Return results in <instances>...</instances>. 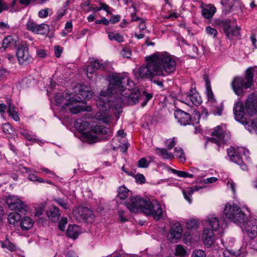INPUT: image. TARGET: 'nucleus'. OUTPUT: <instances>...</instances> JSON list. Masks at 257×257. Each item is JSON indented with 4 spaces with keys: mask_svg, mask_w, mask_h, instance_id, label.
Returning a JSON list of instances; mask_svg holds the SVG:
<instances>
[{
    "mask_svg": "<svg viewBox=\"0 0 257 257\" xmlns=\"http://www.w3.org/2000/svg\"><path fill=\"white\" fill-rule=\"evenodd\" d=\"M109 83L105 91H102L97 104L102 111L111 109L116 117L122 111L121 105H134L141 99V91L138 88H131L134 83L129 78L120 74L109 76Z\"/></svg>",
    "mask_w": 257,
    "mask_h": 257,
    "instance_id": "obj_1",
    "label": "nucleus"
},
{
    "mask_svg": "<svg viewBox=\"0 0 257 257\" xmlns=\"http://www.w3.org/2000/svg\"><path fill=\"white\" fill-rule=\"evenodd\" d=\"M233 113L236 120L244 125L249 132L255 130L257 123L250 119V117L257 114V95L254 93L250 94L244 104L239 101L233 106Z\"/></svg>",
    "mask_w": 257,
    "mask_h": 257,
    "instance_id": "obj_2",
    "label": "nucleus"
},
{
    "mask_svg": "<svg viewBox=\"0 0 257 257\" xmlns=\"http://www.w3.org/2000/svg\"><path fill=\"white\" fill-rule=\"evenodd\" d=\"M125 205L130 211L137 212L141 210L148 216H153L156 220H159L163 215L161 205L157 200L151 201L148 198L134 196L125 202Z\"/></svg>",
    "mask_w": 257,
    "mask_h": 257,
    "instance_id": "obj_3",
    "label": "nucleus"
},
{
    "mask_svg": "<svg viewBox=\"0 0 257 257\" xmlns=\"http://www.w3.org/2000/svg\"><path fill=\"white\" fill-rule=\"evenodd\" d=\"M154 58L160 76H165L175 72L176 62L175 59L167 53H156L151 55Z\"/></svg>",
    "mask_w": 257,
    "mask_h": 257,
    "instance_id": "obj_4",
    "label": "nucleus"
},
{
    "mask_svg": "<svg viewBox=\"0 0 257 257\" xmlns=\"http://www.w3.org/2000/svg\"><path fill=\"white\" fill-rule=\"evenodd\" d=\"M253 70L248 68L245 72V77H235L231 83L232 88L238 96H242L245 93L244 89L250 88L253 84Z\"/></svg>",
    "mask_w": 257,
    "mask_h": 257,
    "instance_id": "obj_5",
    "label": "nucleus"
},
{
    "mask_svg": "<svg viewBox=\"0 0 257 257\" xmlns=\"http://www.w3.org/2000/svg\"><path fill=\"white\" fill-rule=\"evenodd\" d=\"M223 220L225 224H226V219L240 225L246 222L247 217L240 207L235 203L232 204H226L223 210Z\"/></svg>",
    "mask_w": 257,
    "mask_h": 257,
    "instance_id": "obj_6",
    "label": "nucleus"
},
{
    "mask_svg": "<svg viewBox=\"0 0 257 257\" xmlns=\"http://www.w3.org/2000/svg\"><path fill=\"white\" fill-rule=\"evenodd\" d=\"M148 62L146 65H143L137 70L134 71L135 78L137 79L152 80L156 76H160L157 70L156 63L154 58H151V55L148 57Z\"/></svg>",
    "mask_w": 257,
    "mask_h": 257,
    "instance_id": "obj_7",
    "label": "nucleus"
},
{
    "mask_svg": "<svg viewBox=\"0 0 257 257\" xmlns=\"http://www.w3.org/2000/svg\"><path fill=\"white\" fill-rule=\"evenodd\" d=\"M208 226L204 228L203 233V239L204 244L210 246L214 241V231H216L220 226L218 218L210 216L207 219Z\"/></svg>",
    "mask_w": 257,
    "mask_h": 257,
    "instance_id": "obj_8",
    "label": "nucleus"
},
{
    "mask_svg": "<svg viewBox=\"0 0 257 257\" xmlns=\"http://www.w3.org/2000/svg\"><path fill=\"white\" fill-rule=\"evenodd\" d=\"M90 133L94 134V136L92 137L93 143L97 142L98 138L100 140H108L112 135V132L109 128L100 125L92 126L90 128Z\"/></svg>",
    "mask_w": 257,
    "mask_h": 257,
    "instance_id": "obj_9",
    "label": "nucleus"
},
{
    "mask_svg": "<svg viewBox=\"0 0 257 257\" xmlns=\"http://www.w3.org/2000/svg\"><path fill=\"white\" fill-rule=\"evenodd\" d=\"M211 136L213 137L211 139V141L218 145V151L219 147L226 143L229 139L227 133L220 126H217L214 128L211 133Z\"/></svg>",
    "mask_w": 257,
    "mask_h": 257,
    "instance_id": "obj_10",
    "label": "nucleus"
},
{
    "mask_svg": "<svg viewBox=\"0 0 257 257\" xmlns=\"http://www.w3.org/2000/svg\"><path fill=\"white\" fill-rule=\"evenodd\" d=\"M6 202L9 208L15 211L22 213L27 205L18 196L9 195L6 197Z\"/></svg>",
    "mask_w": 257,
    "mask_h": 257,
    "instance_id": "obj_11",
    "label": "nucleus"
},
{
    "mask_svg": "<svg viewBox=\"0 0 257 257\" xmlns=\"http://www.w3.org/2000/svg\"><path fill=\"white\" fill-rule=\"evenodd\" d=\"M79 101H81V98L78 96L74 100L72 99L70 102L64 103L62 108L65 110L69 109L70 112L73 114H77L83 111H87L88 107L77 103Z\"/></svg>",
    "mask_w": 257,
    "mask_h": 257,
    "instance_id": "obj_12",
    "label": "nucleus"
},
{
    "mask_svg": "<svg viewBox=\"0 0 257 257\" xmlns=\"http://www.w3.org/2000/svg\"><path fill=\"white\" fill-rule=\"evenodd\" d=\"M16 56L21 65H27L33 62V58L29 54L27 46H20L18 48Z\"/></svg>",
    "mask_w": 257,
    "mask_h": 257,
    "instance_id": "obj_13",
    "label": "nucleus"
},
{
    "mask_svg": "<svg viewBox=\"0 0 257 257\" xmlns=\"http://www.w3.org/2000/svg\"><path fill=\"white\" fill-rule=\"evenodd\" d=\"M239 148L234 149L233 147H231L227 149V155L230 157V160L239 165L242 170H247V165L244 163L240 156L239 155Z\"/></svg>",
    "mask_w": 257,
    "mask_h": 257,
    "instance_id": "obj_14",
    "label": "nucleus"
},
{
    "mask_svg": "<svg viewBox=\"0 0 257 257\" xmlns=\"http://www.w3.org/2000/svg\"><path fill=\"white\" fill-rule=\"evenodd\" d=\"M74 217L78 221H84L92 215V211L86 207L79 206L73 211Z\"/></svg>",
    "mask_w": 257,
    "mask_h": 257,
    "instance_id": "obj_15",
    "label": "nucleus"
},
{
    "mask_svg": "<svg viewBox=\"0 0 257 257\" xmlns=\"http://www.w3.org/2000/svg\"><path fill=\"white\" fill-rule=\"evenodd\" d=\"M174 116L181 125L194 124L190 114L182 110H176L174 112Z\"/></svg>",
    "mask_w": 257,
    "mask_h": 257,
    "instance_id": "obj_16",
    "label": "nucleus"
},
{
    "mask_svg": "<svg viewBox=\"0 0 257 257\" xmlns=\"http://www.w3.org/2000/svg\"><path fill=\"white\" fill-rule=\"evenodd\" d=\"M105 69V65L102 63V60L98 59L91 61L89 65L87 68V75L88 78L92 79L93 76H91L97 70H104Z\"/></svg>",
    "mask_w": 257,
    "mask_h": 257,
    "instance_id": "obj_17",
    "label": "nucleus"
},
{
    "mask_svg": "<svg viewBox=\"0 0 257 257\" xmlns=\"http://www.w3.org/2000/svg\"><path fill=\"white\" fill-rule=\"evenodd\" d=\"M182 233V229L181 224L179 223L173 224L168 235L169 240L173 243L177 242V240L180 238Z\"/></svg>",
    "mask_w": 257,
    "mask_h": 257,
    "instance_id": "obj_18",
    "label": "nucleus"
},
{
    "mask_svg": "<svg viewBox=\"0 0 257 257\" xmlns=\"http://www.w3.org/2000/svg\"><path fill=\"white\" fill-rule=\"evenodd\" d=\"M244 228L250 238L257 236V219L252 218L247 221Z\"/></svg>",
    "mask_w": 257,
    "mask_h": 257,
    "instance_id": "obj_19",
    "label": "nucleus"
},
{
    "mask_svg": "<svg viewBox=\"0 0 257 257\" xmlns=\"http://www.w3.org/2000/svg\"><path fill=\"white\" fill-rule=\"evenodd\" d=\"M202 15L206 19H211L216 12V8L213 4H206L201 7Z\"/></svg>",
    "mask_w": 257,
    "mask_h": 257,
    "instance_id": "obj_20",
    "label": "nucleus"
},
{
    "mask_svg": "<svg viewBox=\"0 0 257 257\" xmlns=\"http://www.w3.org/2000/svg\"><path fill=\"white\" fill-rule=\"evenodd\" d=\"M47 216L52 221L57 222L61 216L59 208L55 206L50 207L47 211Z\"/></svg>",
    "mask_w": 257,
    "mask_h": 257,
    "instance_id": "obj_21",
    "label": "nucleus"
},
{
    "mask_svg": "<svg viewBox=\"0 0 257 257\" xmlns=\"http://www.w3.org/2000/svg\"><path fill=\"white\" fill-rule=\"evenodd\" d=\"M217 26L222 28L225 35L228 34L229 30L231 29V22L227 19H218L215 21Z\"/></svg>",
    "mask_w": 257,
    "mask_h": 257,
    "instance_id": "obj_22",
    "label": "nucleus"
},
{
    "mask_svg": "<svg viewBox=\"0 0 257 257\" xmlns=\"http://www.w3.org/2000/svg\"><path fill=\"white\" fill-rule=\"evenodd\" d=\"M187 96L189 97L192 103L195 105L200 104L202 102L201 97L195 89H190L187 94Z\"/></svg>",
    "mask_w": 257,
    "mask_h": 257,
    "instance_id": "obj_23",
    "label": "nucleus"
},
{
    "mask_svg": "<svg viewBox=\"0 0 257 257\" xmlns=\"http://www.w3.org/2000/svg\"><path fill=\"white\" fill-rule=\"evenodd\" d=\"M18 132L19 134L22 135L27 140L36 142L37 139L36 135L24 127H20L19 128Z\"/></svg>",
    "mask_w": 257,
    "mask_h": 257,
    "instance_id": "obj_24",
    "label": "nucleus"
},
{
    "mask_svg": "<svg viewBox=\"0 0 257 257\" xmlns=\"http://www.w3.org/2000/svg\"><path fill=\"white\" fill-rule=\"evenodd\" d=\"M211 107L210 112L214 115L221 116L224 109V106L222 103H217V101L214 103H210Z\"/></svg>",
    "mask_w": 257,
    "mask_h": 257,
    "instance_id": "obj_25",
    "label": "nucleus"
},
{
    "mask_svg": "<svg viewBox=\"0 0 257 257\" xmlns=\"http://www.w3.org/2000/svg\"><path fill=\"white\" fill-rule=\"evenodd\" d=\"M67 236L74 239L79 235V228L76 225H69L66 232Z\"/></svg>",
    "mask_w": 257,
    "mask_h": 257,
    "instance_id": "obj_26",
    "label": "nucleus"
},
{
    "mask_svg": "<svg viewBox=\"0 0 257 257\" xmlns=\"http://www.w3.org/2000/svg\"><path fill=\"white\" fill-rule=\"evenodd\" d=\"M202 188L201 187H198L197 186H194L192 187L186 188L183 190V194L184 198L187 200L190 203H191L192 200L191 196L194 192V191H198L199 189Z\"/></svg>",
    "mask_w": 257,
    "mask_h": 257,
    "instance_id": "obj_27",
    "label": "nucleus"
},
{
    "mask_svg": "<svg viewBox=\"0 0 257 257\" xmlns=\"http://www.w3.org/2000/svg\"><path fill=\"white\" fill-rule=\"evenodd\" d=\"M75 127L80 132L87 131L90 127L89 123L81 119H77L74 122Z\"/></svg>",
    "mask_w": 257,
    "mask_h": 257,
    "instance_id": "obj_28",
    "label": "nucleus"
},
{
    "mask_svg": "<svg viewBox=\"0 0 257 257\" xmlns=\"http://www.w3.org/2000/svg\"><path fill=\"white\" fill-rule=\"evenodd\" d=\"M33 221L32 219L27 216L24 217L21 221L20 226L22 230H28L32 227Z\"/></svg>",
    "mask_w": 257,
    "mask_h": 257,
    "instance_id": "obj_29",
    "label": "nucleus"
},
{
    "mask_svg": "<svg viewBox=\"0 0 257 257\" xmlns=\"http://www.w3.org/2000/svg\"><path fill=\"white\" fill-rule=\"evenodd\" d=\"M156 153L158 155L165 159H172L174 157V155L172 153L168 152V151L164 148H157L156 149Z\"/></svg>",
    "mask_w": 257,
    "mask_h": 257,
    "instance_id": "obj_30",
    "label": "nucleus"
},
{
    "mask_svg": "<svg viewBox=\"0 0 257 257\" xmlns=\"http://www.w3.org/2000/svg\"><path fill=\"white\" fill-rule=\"evenodd\" d=\"M108 37L110 41H115L118 43H122L124 41V38L122 35L118 33L108 32Z\"/></svg>",
    "mask_w": 257,
    "mask_h": 257,
    "instance_id": "obj_31",
    "label": "nucleus"
},
{
    "mask_svg": "<svg viewBox=\"0 0 257 257\" xmlns=\"http://www.w3.org/2000/svg\"><path fill=\"white\" fill-rule=\"evenodd\" d=\"M21 219V215L17 212H12L9 214L8 220L10 224H15Z\"/></svg>",
    "mask_w": 257,
    "mask_h": 257,
    "instance_id": "obj_32",
    "label": "nucleus"
},
{
    "mask_svg": "<svg viewBox=\"0 0 257 257\" xmlns=\"http://www.w3.org/2000/svg\"><path fill=\"white\" fill-rule=\"evenodd\" d=\"M117 196L120 199H125L128 196L129 194V190L124 186L119 187L117 190Z\"/></svg>",
    "mask_w": 257,
    "mask_h": 257,
    "instance_id": "obj_33",
    "label": "nucleus"
},
{
    "mask_svg": "<svg viewBox=\"0 0 257 257\" xmlns=\"http://www.w3.org/2000/svg\"><path fill=\"white\" fill-rule=\"evenodd\" d=\"M28 179L33 182H37L39 183H47L49 184H51L52 182L50 181H45L42 178L38 177L37 175L33 173H30L28 175Z\"/></svg>",
    "mask_w": 257,
    "mask_h": 257,
    "instance_id": "obj_34",
    "label": "nucleus"
},
{
    "mask_svg": "<svg viewBox=\"0 0 257 257\" xmlns=\"http://www.w3.org/2000/svg\"><path fill=\"white\" fill-rule=\"evenodd\" d=\"M49 29V25L45 24L37 25L36 33L38 34H46Z\"/></svg>",
    "mask_w": 257,
    "mask_h": 257,
    "instance_id": "obj_35",
    "label": "nucleus"
},
{
    "mask_svg": "<svg viewBox=\"0 0 257 257\" xmlns=\"http://www.w3.org/2000/svg\"><path fill=\"white\" fill-rule=\"evenodd\" d=\"M169 170L171 171L173 173L177 175L178 176L180 177H189V178H193V174H189L186 172L182 171H178L176 170H175L174 169L168 168Z\"/></svg>",
    "mask_w": 257,
    "mask_h": 257,
    "instance_id": "obj_36",
    "label": "nucleus"
},
{
    "mask_svg": "<svg viewBox=\"0 0 257 257\" xmlns=\"http://www.w3.org/2000/svg\"><path fill=\"white\" fill-rule=\"evenodd\" d=\"M86 89H81L79 93V95L82 96L81 101H82V98L84 99H89L91 98L92 96V92L91 91H90L89 88L87 87L85 88Z\"/></svg>",
    "mask_w": 257,
    "mask_h": 257,
    "instance_id": "obj_37",
    "label": "nucleus"
},
{
    "mask_svg": "<svg viewBox=\"0 0 257 257\" xmlns=\"http://www.w3.org/2000/svg\"><path fill=\"white\" fill-rule=\"evenodd\" d=\"M1 243L3 248H6L10 251H14L16 249L15 245L7 239L1 242Z\"/></svg>",
    "mask_w": 257,
    "mask_h": 257,
    "instance_id": "obj_38",
    "label": "nucleus"
},
{
    "mask_svg": "<svg viewBox=\"0 0 257 257\" xmlns=\"http://www.w3.org/2000/svg\"><path fill=\"white\" fill-rule=\"evenodd\" d=\"M239 31L240 28L237 26L235 28L230 29L228 34H227L226 35L228 38H230V37H238L240 35Z\"/></svg>",
    "mask_w": 257,
    "mask_h": 257,
    "instance_id": "obj_39",
    "label": "nucleus"
},
{
    "mask_svg": "<svg viewBox=\"0 0 257 257\" xmlns=\"http://www.w3.org/2000/svg\"><path fill=\"white\" fill-rule=\"evenodd\" d=\"M176 144L175 138H170L165 141V145L168 150H171Z\"/></svg>",
    "mask_w": 257,
    "mask_h": 257,
    "instance_id": "obj_40",
    "label": "nucleus"
},
{
    "mask_svg": "<svg viewBox=\"0 0 257 257\" xmlns=\"http://www.w3.org/2000/svg\"><path fill=\"white\" fill-rule=\"evenodd\" d=\"M206 89V94L208 97V101L209 103H215V101H216L213 93L211 90V87H210L209 88H207Z\"/></svg>",
    "mask_w": 257,
    "mask_h": 257,
    "instance_id": "obj_41",
    "label": "nucleus"
},
{
    "mask_svg": "<svg viewBox=\"0 0 257 257\" xmlns=\"http://www.w3.org/2000/svg\"><path fill=\"white\" fill-rule=\"evenodd\" d=\"M174 150L175 155L178 158L185 160V153L181 148L176 147Z\"/></svg>",
    "mask_w": 257,
    "mask_h": 257,
    "instance_id": "obj_42",
    "label": "nucleus"
},
{
    "mask_svg": "<svg viewBox=\"0 0 257 257\" xmlns=\"http://www.w3.org/2000/svg\"><path fill=\"white\" fill-rule=\"evenodd\" d=\"M13 41L14 39L12 36H8L6 37L3 41L2 48H4V50H5Z\"/></svg>",
    "mask_w": 257,
    "mask_h": 257,
    "instance_id": "obj_43",
    "label": "nucleus"
},
{
    "mask_svg": "<svg viewBox=\"0 0 257 257\" xmlns=\"http://www.w3.org/2000/svg\"><path fill=\"white\" fill-rule=\"evenodd\" d=\"M33 81L34 80L31 77H26L22 79L21 84L23 88L29 87Z\"/></svg>",
    "mask_w": 257,
    "mask_h": 257,
    "instance_id": "obj_44",
    "label": "nucleus"
},
{
    "mask_svg": "<svg viewBox=\"0 0 257 257\" xmlns=\"http://www.w3.org/2000/svg\"><path fill=\"white\" fill-rule=\"evenodd\" d=\"M55 201L64 209L69 208V204L66 199L59 198L55 199Z\"/></svg>",
    "mask_w": 257,
    "mask_h": 257,
    "instance_id": "obj_45",
    "label": "nucleus"
},
{
    "mask_svg": "<svg viewBox=\"0 0 257 257\" xmlns=\"http://www.w3.org/2000/svg\"><path fill=\"white\" fill-rule=\"evenodd\" d=\"M145 97V101L143 102L142 106H145L147 102L149 101L153 97V95L151 93H148L145 91L141 92V99Z\"/></svg>",
    "mask_w": 257,
    "mask_h": 257,
    "instance_id": "obj_46",
    "label": "nucleus"
},
{
    "mask_svg": "<svg viewBox=\"0 0 257 257\" xmlns=\"http://www.w3.org/2000/svg\"><path fill=\"white\" fill-rule=\"evenodd\" d=\"M205 32L208 35L212 36L213 38H215L218 34L217 31L210 26H207L206 27Z\"/></svg>",
    "mask_w": 257,
    "mask_h": 257,
    "instance_id": "obj_47",
    "label": "nucleus"
},
{
    "mask_svg": "<svg viewBox=\"0 0 257 257\" xmlns=\"http://www.w3.org/2000/svg\"><path fill=\"white\" fill-rule=\"evenodd\" d=\"M186 253V250L183 247V246L181 245H177L176 247V251H175V255L176 256H180V255H183Z\"/></svg>",
    "mask_w": 257,
    "mask_h": 257,
    "instance_id": "obj_48",
    "label": "nucleus"
},
{
    "mask_svg": "<svg viewBox=\"0 0 257 257\" xmlns=\"http://www.w3.org/2000/svg\"><path fill=\"white\" fill-rule=\"evenodd\" d=\"M37 25L34 22L30 20L27 24V29L33 32H36Z\"/></svg>",
    "mask_w": 257,
    "mask_h": 257,
    "instance_id": "obj_49",
    "label": "nucleus"
},
{
    "mask_svg": "<svg viewBox=\"0 0 257 257\" xmlns=\"http://www.w3.org/2000/svg\"><path fill=\"white\" fill-rule=\"evenodd\" d=\"M67 223V219L66 217H62L59 222L58 228L61 231H64L65 226Z\"/></svg>",
    "mask_w": 257,
    "mask_h": 257,
    "instance_id": "obj_50",
    "label": "nucleus"
},
{
    "mask_svg": "<svg viewBox=\"0 0 257 257\" xmlns=\"http://www.w3.org/2000/svg\"><path fill=\"white\" fill-rule=\"evenodd\" d=\"M138 166L141 168H147L149 166V163L148 162L147 160L143 158L140 159L138 162Z\"/></svg>",
    "mask_w": 257,
    "mask_h": 257,
    "instance_id": "obj_51",
    "label": "nucleus"
},
{
    "mask_svg": "<svg viewBox=\"0 0 257 257\" xmlns=\"http://www.w3.org/2000/svg\"><path fill=\"white\" fill-rule=\"evenodd\" d=\"M4 133L7 134H11V131L12 130V125L9 123L3 124L2 126Z\"/></svg>",
    "mask_w": 257,
    "mask_h": 257,
    "instance_id": "obj_52",
    "label": "nucleus"
},
{
    "mask_svg": "<svg viewBox=\"0 0 257 257\" xmlns=\"http://www.w3.org/2000/svg\"><path fill=\"white\" fill-rule=\"evenodd\" d=\"M192 257H206V254L203 250L198 249L193 252Z\"/></svg>",
    "mask_w": 257,
    "mask_h": 257,
    "instance_id": "obj_53",
    "label": "nucleus"
},
{
    "mask_svg": "<svg viewBox=\"0 0 257 257\" xmlns=\"http://www.w3.org/2000/svg\"><path fill=\"white\" fill-rule=\"evenodd\" d=\"M243 154V155L246 157V160H249L250 158L249 157V152L248 150L244 148H240L239 149V155Z\"/></svg>",
    "mask_w": 257,
    "mask_h": 257,
    "instance_id": "obj_54",
    "label": "nucleus"
},
{
    "mask_svg": "<svg viewBox=\"0 0 257 257\" xmlns=\"http://www.w3.org/2000/svg\"><path fill=\"white\" fill-rule=\"evenodd\" d=\"M121 54L123 57L130 58L132 55V52L127 48H124L121 51Z\"/></svg>",
    "mask_w": 257,
    "mask_h": 257,
    "instance_id": "obj_55",
    "label": "nucleus"
},
{
    "mask_svg": "<svg viewBox=\"0 0 257 257\" xmlns=\"http://www.w3.org/2000/svg\"><path fill=\"white\" fill-rule=\"evenodd\" d=\"M136 182L139 183H144L146 181V179L144 176L141 174H138L135 176Z\"/></svg>",
    "mask_w": 257,
    "mask_h": 257,
    "instance_id": "obj_56",
    "label": "nucleus"
},
{
    "mask_svg": "<svg viewBox=\"0 0 257 257\" xmlns=\"http://www.w3.org/2000/svg\"><path fill=\"white\" fill-rule=\"evenodd\" d=\"M49 10L48 8L41 10L38 13L39 17L41 18H46L48 15Z\"/></svg>",
    "mask_w": 257,
    "mask_h": 257,
    "instance_id": "obj_57",
    "label": "nucleus"
},
{
    "mask_svg": "<svg viewBox=\"0 0 257 257\" xmlns=\"http://www.w3.org/2000/svg\"><path fill=\"white\" fill-rule=\"evenodd\" d=\"M187 227L188 229H196L197 227V222L195 220L189 221L187 223Z\"/></svg>",
    "mask_w": 257,
    "mask_h": 257,
    "instance_id": "obj_58",
    "label": "nucleus"
},
{
    "mask_svg": "<svg viewBox=\"0 0 257 257\" xmlns=\"http://www.w3.org/2000/svg\"><path fill=\"white\" fill-rule=\"evenodd\" d=\"M9 9L8 5L3 0H0V14L4 11H7Z\"/></svg>",
    "mask_w": 257,
    "mask_h": 257,
    "instance_id": "obj_59",
    "label": "nucleus"
},
{
    "mask_svg": "<svg viewBox=\"0 0 257 257\" xmlns=\"http://www.w3.org/2000/svg\"><path fill=\"white\" fill-rule=\"evenodd\" d=\"M98 4L99 5V8L100 10H104L105 12H106L107 13H109V7L105 3H103L101 1H98Z\"/></svg>",
    "mask_w": 257,
    "mask_h": 257,
    "instance_id": "obj_60",
    "label": "nucleus"
},
{
    "mask_svg": "<svg viewBox=\"0 0 257 257\" xmlns=\"http://www.w3.org/2000/svg\"><path fill=\"white\" fill-rule=\"evenodd\" d=\"M61 95H62V98L64 99V100L65 99L68 102H70V101L72 100V99L74 100L75 98L73 97L71 98L70 94L66 91L63 92L61 94Z\"/></svg>",
    "mask_w": 257,
    "mask_h": 257,
    "instance_id": "obj_61",
    "label": "nucleus"
},
{
    "mask_svg": "<svg viewBox=\"0 0 257 257\" xmlns=\"http://www.w3.org/2000/svg\"><path fill=\"white\" fill-rule=\"evenodd\" d=\"M9 74V72L5 68L0 69V80L6 78Z\"/></svg>",
    "mask_w": 257,
    "mask_h": 257,
    "instance_id": "obj_62",
    "label": "nucleus"
},
{
    "mask_svg": "<svg viewBox=\"0 0 257 257\" xmlns=\"http://www.w3.org/2000/svg\"><path fill=\"white\" fill-rule=\"evenodd\" d=\"M120 17L119 15H113L111 17L108 21H109V23L111 24H115L118 22L120 21Z\"/></svg>",
    "mask_w": 257,
    "mask_h": 257,
    "instance_id": "obj_63",
    "label": "nucleus"
},
{
    "mask_svg": "<svg viewBox=\"0 0 257 257\" xmlns=\"http://www.w3.org/2000/svg\"><path fill=\"white\" fill-rule=\"evenodd\" d=\"M64 100V99L62 98V95L60 93L56 94L55 96V101L57 105H59L62 101Z\"/></svg>",
    "mask_w": 257,
    "mask_h": 257,
    "instance_id": "obj_64",
    "label": "nucleus"
}]
</instances>
